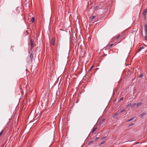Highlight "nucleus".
Instances as JSON below:
<instances>
[{"label": "nucleus", "instance_id": "f257e3e1", "mask_svg": "<svg viewBox=\"0 0 147 147\" xmlns=\"http://www.w3.org/2000/svg\"><path fill=\"white\" fill-rule=\"evenodd\" d=\"M57 83H58L59 82V83H61L62 82V83H63V78H62V77H59L57 81H56Z\"/></svg>", "mask_w": 147, "mask_h": 147}, {"label": "nucleus", "instance_id": "f03ea898", "mask_svg": "<svg viewBox=\"0 0 147 147\" xmlns=\"http://www.w3.org/2000/svg\"><path fill=\"white\" fill-rule=\"evenodd\" d=\"M144 75V74L143 73H138V78H141Z\"/></svg>", "mask_w": 147, "mask_h": 147}, {"label": "nucleus", "instance_id": "7ed1b4c3", "mask_svg": "<svg viewBox=\"0 0 147 147\" xmlns=\"http://www.w3.org/2000/svg\"><path fill=\"white\" fill-rule=\"evenodd\" d=\"M147 12V9H144L143 12L142 14L144 16V18L145 19L146 18V15Z\"/></svg>", "mask_w": 147, "mask_h": 147}, {"label": "nucleus", "instance_id": "20e7f679", "mask_svg": "<svg viewBox=\"0 0 147 147\" xmlns=\"http://www.w3.org/2000/svg\"><path fill=\"white\" fill-rule=\"evenodd\" d=\"M55 39L54 38H52L51 40L50 41V44L54 46L55 45Z\"/></svg>", "mask_w": 147, "mask_h": 147}, {"label": "nucleus", "instance_id": "39448f33", "mask_svg": "<svg viewBox=\"0 0 147 147\" xmlns=\"http://www.w3.org/2000/svg\"><path fill=\"white\" fill-rule=\"evenodd\" d=\"M105 120V119H103L101 121H100L99 123V125H102L103 124V123L104 122Z\"/></svg>", "mask_w": 147, "mask_h": 147}, {"label": "nucleus", "instance_id": "423d86ee", "mask_svg": "<svg viewBox=\"0 0 147 147\" xmlns=\"http://www.w3.org/2000/svg\"><path fill=\"white\" fill-rule=\"evenodd\" d=\"M96 16H92L90 18V20L91 21H93V20L95 19Z\"/></svg>", "mask_w": 147, "mask_h": 147}, {"label": "nucleus", "instance_id": "0eeeda50", "mask_svg": "<svg viewBox=\"0 0 147 147\" xmlns=\"http://www.w3.org/2000/svg\"><path fill=\"white\" fill-rule=\"evenodd\" d=\"M146 113L145 112H144L142 113L139 116L140 118H142L143 116L145 115L146 114Z\"/></svg>", "mask_w": 147, "mask_h": 147}, {"label": "nucleus", "instance_id": "6e6552de", "mask_svg": "<svg viewBox=\"0 0 147 147\" xmlns=\"http://www.w3.org/2000/svg\"><path fill=\"white\" fill-rule=\"evenodd\" d=\"M28 45H30L31 46V47L32 48L33 47V42L32 40H30V41L28 43Z\"/></svg>", "mask_w": 147, "mask_h": 147}, {"label": "nucleus", "instance_id": "1a4fd4ad", "mask_svg": "<svg viewBox=\"0 0 147 147\" xmlns=\"http://www.w3.org/2000/svg\"><path fill=\"white\" fill-rule=\"evenodd\" d=\"M144 29L145 31H147V24H145Z\"/></svg>", "mask_w": 147, "mask_h": 147}, {"label": "nucleus", "instance_id": "9d476101", "mask_svg": "<svg viewBox=\"0 0 147 147\" xmlns=\"http://www.w3.org/2000/svg\"><path fill=\"white\" fill-rule=\"evenodd\" d=\"M96 129H97V127H96L93 128V130L91 131V132L92 133H93L96 130Z\"/></svg>", "mask_w": 147, "mask_h": 147}, {"label": "nucleus", "instance_id": "9b49d317", "mask_svg": "<svg viewBox=\"0 0 147 147\" xmlns=\"http://www.w3.org/2000/svg\"><path fill=\"white\" fill-rule=\"evenodd\" d=\"M33 55L32 53H31L30 54V59L32 60L33 59Z\"/></svg>", "mask_w": 147, "mask_h": 147}, {"label": "nucleus", "instance_id": "f8f14e48", "mask_svg": "<svg viewBox=\"0 0 147 147\" xmlns=\"http://www.w3.org/2000/svg\"><path fill=\"white\" fill-rule=\"evenodd\" d=\"M144 48V47H140V49H139L138 51L140 52L141 51V50Z\"/></svg>", "mask_w": 147, "mask_h": 147}, {"label": "nucleus", "instance_id": "ddd939ff", "mask_svg": "<svg viewBox=\"0 0 147 147\" xmlns=\"http://www.w3.org/2000/svg\"><path fill=\"white\" fill-rule=\"evenodd\" d=\"M142 104V103L141 102H138L137 104V107H138L141 106Z\"/></svg>", "mask_w": 147, "mask_h": 147}, {"label": "nucleus", "instance_id": "4468645a", "mask_svg": "<svg viewBox=\"0 0 147 147\" xmlns=\"http://www.w3.org/2000/svg\"><path fill=\"white\" fill-rule=\"evenodd\" d=\"M131 105V103H129V104H127L126 105V107L127 108H128V107H130Z\"/></svg>", "mask_w": 147, "mask_h": 147}, {"label": "nucleus", "instance_id": "2eb2a0df", "mask_svg": "<svg viewBox=\"0 0 147 147\" xmlns=\"http://www.w3.org/2000/svg\"><path fill=\"white\" fill-rule=\"evenodd\" d=\"M134 118H135L134 117H132L130 119L128 120V121L129 122V121H132V120H133Z\"/></svg>", "mask_w": 147, "mask_h": 147}, {"label": "nucleus", "instance_id": "dca6fc26", "mask_svg": "<svg viewBox=\"0 0 147 147\" xmlns=\"http://www.w3.org/2000/svg\"><path fill=\"white\" fill-rule=\"evenodd\" d=\"M31 21L32 23H33L34 22V17H32V18Z\"/></svg>", "mask_w": 147, "mask_h": 147}, {"label": "nucleus", "instance_id": "f3484780", "mask_svg": "<svg viewBox=\"0 0 147 147\" xmlns=\"http://www.w3.org/2000/svg\"><path fill=\"white\" fill-rule=\"evenodd\" d=\"M125 111V109H123L121 110L120 112H121V113H122V112H124V111Z\"/></svg>", "mask_w": 147, "mask_h": 147}, {"label": "nucleus", "instance_id": "a211bd4d", "mask_svg": "<svg viewBox=\"0 0 147 147\" xmlns=\"http://www.w3.org/2000/svg\"><path fill=\"white\" fill-rule=\"evenodd\" d=\"M120 35L119 34L118 35L117 37L115 38L116 39H118L119 37L120 36Z\"/></svg>", "mask_w": 147, "mask_h": 147}, {"label": "nucleus", "instance_id": "6ab92c4d", "mask_svg": "<svg viewBox=\"0 0 147 147\" xmlns=\"http://www.w3.org/2000/svg\"><path fill=\"white\" fill-rule=\"evenodd\" d=\"M123 100V97H122L120 99H119V102H120L122 100Z\"/></svg>", "mask_w": 147, "mask_h": 147}, {"label": "nucleus", "instance_id": "aec40b11", "mask_svg": "<svg viewBox=\"0 0 147 147\" xmlns=\"http://www.w3.org/2000/svg\"><path fill=\"white\" fill-rule=\"evenodd\" d=\"M136 105V104L135 103H134L131 105V107H133L134 106Z\"/></svg>", "mask_w": 147, "mask_h": 147}, {"label": "nucleus", "instance_id": "412c9836", "mask_svg": "<svg viewBox=\"0 0 147 147\" xmlns=\"http://www.w3.org/2000/svg\"><path fill=\"white\" fill-rule=\"evenodd\" d=\"M118 115V113H115L113 115V117H115L116 115Z\"/></svg>", "mask_w": 147, "mask_h": 147}, {"label": "nucleus", "instance_id": "4be33fe9", "mask_svg": "<svg viewBox=\"0 0 147 147\" xmlns=\"http://www.w3.org/2000/svg\"><path fill=\"white\" fill-rule=\"evenodd\" d=\"M3 130H2L0 133V136H1L3 133Z\"/></svg>", "mask_w": 147, "mask_h": 147}, {"label": "nucleus", "instance_id": "5701e85b", "mask_svg": "<svg viewBox=\"0 0 147 147\" xmlns=\"http://www.w3.org/2000/svg\"><path fill=\"white\" fill-rule=\"evenodd\" d=\"M144 38L145 39H146V40H147V36L145 35V36H144Z\"/></svg>", "mask_w": 147, "mask_h": 147}, {"label": "nucleus", "instance_id": "b1692460", "mask_svg": "<svg viewBox=\"0 0 147 147\" xmlns=\"http://www.w3.org/2000/svg\"><path fill=\"white\" fill-rule=\"evenodd\" d=\"M145 35L147 36V31H145Z\"/></svg>", "mask_w": 147, "mask_h": 147}, {"label": "nucleus", "instance_id": "393cba45", "mask_svg": "<svg viewBox=\"0 0 147 147\" xmlns=\"http://www.w3.org/2000/svg\"><path fill=\"white\" fill-rule=\"evenodd\" d=\"M113 45V44H111L109 46V47H111V46H112Z\"/></svg>", "mask_w": 147, "mask_h": 147}, {"label": "nucleus", "instance_id": "a878e982", "mask_svg": "<svg viewBox=\"0 0 147 147\" xmlns=\"http://www.w3.org/2000/svg\"><path fill=\"white\" fill-rule=\"evenodd\" d=\"M93 67V66H92L91 67V68H90V69L89 70H91V69H92V68Z\"/></svg>", "mask_w": 147, "mask_h": 147}, {"label": "nucleus", "instance_id": "bb28decb", "mask_svg": "<svg viewBox=\"0 0 147 147\" xmlns=\"http://www.w3.org/2000/svg\"><path fill=\"white\" fill-rule=\"evenodd\" d=\"M92 142V141H90V142H89V143H91Z\"/></svg>", "mask_w": 147, "mask_h": 147}, {"label": "nucleus", "instance_id": "cd10ccee", "mask_svg": "<svg viewBox=\"0 0 147 147\" xmlns=\"http://www.w3.org/2000/svg\"><path fill=\"white\" fill-rule=\"evenodd\" d=\"M95 9H97V6H96V7H95Z\"/></svg>", "mask_w": 147, "mask_h": 147}, {"label": "nucleus", "instance_id": "c85d7f7f", "mask_svg": "<svg viewBox=\"0 0 147 147\" xmlns=\"http://www.w3.org/2000/svg\"><path fill=\"white\" fill-rule=\"evenodd\" d=\"M133 124H131V125H129V126H131V125H133Z\"/></svg>", "mask_w": 147, "mask_h": 147}, {"label": "nucleus", "instance_id": "c756f323", "mask_svg": "<svg viewBox=\"0 0 147 147\" xmlns=\"http://www.w3.org/2000/svg\"><path fill=\"white\" fill-rule=\"evenodd\" d=\"M103 144V143H101V144Z\"/></svg>", "mask_w": 147, "mask_h": 147}]
</instances>
